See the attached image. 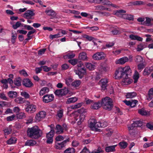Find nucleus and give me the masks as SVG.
Segmentation results:
<instances>
[{"label":"nucleus","mask_w":153,"mask_h":153,"mask_svg":"<svg viewBox=\"0 0 153 153\" xmlns=\"http://www.w3.org/2000/svg\"><path fill=\"white\" fill-rule=\"evenodd\" d=\"M131 73V71L129 66L124 68H119L117 69L115 73L116 79H119L123 78L122 82L124 83H130L131 81L129 78Z\"/></svg>","instance_id":"f257e3e1"},{"label":"nucleus","mask_w":153,"mask_h":153,"mask_svg":"<svg viewBox=\"0 0 153 153\" xmlns=\"http://www.w3.org/2000/svg\"><path fill=\"white\" fill-rule=\"evenodd\" d=\"M27 134L28 136L31 138L37 139L42 135V132L37 126H35L27 128Z\"/></svg>","instance_id":"f03ea898"},{"label":"nucleus","mask_w":153,"mask_h":153,"mask_svg":"<svg viewBox=\"0 0 153 153\" xmlns=\"http://www.w3.org/2000/svg\"><path fill=\"white\" fill-rule=\"evenodd\" d=\"M114 105L112 99L108 97H106L102 99V106L103 109L110 111Z\"/></svg>","instance_id":"7ed1b4c3"},{"label":"nucleus","mask_w":153,"mask_h":153,"mask_svg":"<svg viewBox=\"0 0 153 153\" xmlns=\"http://www.w3.org/2000/svg\"><path fill=\"white\" fill-rule=\"evenodd\" d=\"M142 125V122L140 120H137L134 122L133 123L129 126H128V129L129 131V133L131 134H132L133 133L131 131L133 130L134 128L137 127L141 126Z\"/></svg>","instance_id":"20e7f679"},{"label":"nucleus","mask_w":153,"mask_h":153,"mask_svg":"<svg viewBox=\"0 0 153 153\" xmlns=\"http://www.w3.org/2000/svg\"><path fill=\"white\" fill-rule=\"evenodd\" d=\"M69 141V140L67 139L64 140L61 142H56L55 148L59 150L64 149L66 145L67 142Z\"/></svg>","instance_id":"39448f33"},{"label":"nucleus","mask_w":153,"mask_h":153,"mask_svg":"<svg viewBox=\"0 0 153 153\" xmlns=\"http://www.w3.org/2000/svg\"><path fill=\"white\" fill-rule=\"evenodd\" d=\"M88 126L92 131H96V120L94 117H91L88 121Z\"/></svg>","instance_id":"423d86ee"},{"label":"nucleus","mask_w":153,"mask_h":153,"mask_svg":"<svg viewBox=\"0 0 153 153\" xmlns=\"http://www.w3.org/2000/svg\"><path fill=\"white\" fill-rule=\"evenodd\" d=\"M54 98L53 94H46L43 97V101L45 103H48L53 101Z\"/></svg>","instance_id":"0eeeda50"},{"label":"nucleus","mask_w":153,"mask_h":153,"mask_svg":"<svg viewBox=\"0 0 153 153\" xmlns=\"http://www.w3.org/2000/svg\"><path fill=\"white\" fill-rule=\"evenodd\" d=\"M108 82L107 79L105 78L101 79L98 82V84L100 85L102 89L105 90L106 89V87L107 85Z\"/></svg>","instance_id":"6e6552de"},{"label":"nucleus","mask_w":153,"mask_h":153,"mask_svg":"<svg viewBox=\"0 0 153 153\" xmlns=\"http://www.w3.org/2000/svg\"><path fill=\"white\" fill-rule=\"evenodd\" d=\"M35 13L32 10H29L26 11L24 14V17L27 19H33L32 17L34 16Z\"/></svg>","instance_id":"1a4fd4ad"},{"label":"nucleus","mask_w":153,"mask_h":153,"mask_svg":"<svg viewBox=\"0 0 153 153\" xmlns=\"http://www.w3.org/2000/svg\"><path fill=\"white\" fill-rule=\"evenodd\" d=\"M76 74L78 75L79 78L82 79L83 77L84 74H86V69L85 68H80L78 71H76Z\"/></svg>","instance_id":"9d476101"},{"label":"nucleus","mask_w":153,"mask_h":153,"mask_svg":"<svg viewBox=\"0 0 153 153\" xmlns=\"http://www.w3.org/2000/svg\"><path fill=\"white\" fill-rule=\"evenodd\" d=\"M36 105L32 104L27 105L25 108L26 111L30 113H33L36 111Z\"/></svg>","instance_id":"9b49d317"},{"label":"nucleus","mask_w":153,"mask_h":153,"mask_svg":"<svg viewBox=\"0 0 153 153\" xmlns=\"http://www.w3.org/2000/svg\"><path fill=\"white\" fill-rule=\"evenodd\" d=\"M23 85L26 87L30 88L33 85V83L28 78L24 79L22 82Z\"/></svg>","instance_id":"f8f14e48"},{"label":"nucleus","mask_w":153,"mask_h":153,"mask_svg":"<svg viewBox=\"0 0 153 153\" xmlns=\"http://www.w3.org/2000/svg\"><path fill=\"white\" fill-rule=\"evenodd\" d=\"M126 13V11L123 10H117L115 13V14L118 16H121V17L124 19H126L127 14H123L121 13Z\"/></svg>","instance_id":"ddd939ff"},{"label":"nucleus","mask_w":153,"mask_h":153,"mask_svg":"<svg viewBox=\"0 0 153 153\" xmlns=\"http://www.w3.org/2000/svg\"><path fill=\"white\" fill-rule=\"evenodd\" d=\"M128 59L127 57H124L121 58L115 61V63L116 64H123L126 62L128 61Z\"/></svg>","instance_id":"4468645a"},{"label":"nucleus","mask_w":153,"mask_h":153,"mask_svg":"<svg viewBox=\"0 0 153 153\" xmlns=\"http://www.w3.org/2000/svg\"><path fill=\"white\" fill-rule=\"evenodd\" d=\"M46 114L45 112L43 111H41L36 114L35 119L36 120L39 121L41 118H44L45 117Z\"/></svg>","instance_id":"2eb2a0df"},{"label":"nucleus","mask_w":153,"mask_h":153,"mask_svg":"<svg viewBox=\"0 0 153 153\" xmlns=\"http://www.w3.org/2000/svg\"><path fill=\"white\" fill-rule=\"evenodd\" d=\"M105 57V54L102 52L96 53V60L103 59Z\"/></svg>","instance_id":"dca6fc26"},{"label":"nucleus","mask_w":153,"mask_h":153,"mask_svg":"<svg viewBox=\"0 0 153 153\" xmlns=\"http://www.w3.org/2000/svg\"><path fill=\"white\" fill-rule=\"evenodd\" d=\"M79 59L83 61L88 60V57L87 56L86 53L84 52H82L79 53L78 56Z\"/></svg>","instance_id":"f3484780"},{"label":"nucleus","mask_w":153,"mask_h":153,"mask_svg":"<svg viewBox=\"0 0 153 153\" xmlns=\"http://www.w3.org/2000/svg\"><path fill=\"white\" fill-rule=\"evenodd\" d=\"M87 111V110L83 108L78 110L76 111L78 113L81 114L79 117L82 118H85V113Z\"/></svg>","instance_id":"a211bd4d"},{"label":"nucleus","mask_w":153,"mask_h":153,"mask_svg":"<svg viewBox=\"0 0 153 153\" xmlns=\"http://www.w3.org/2000/svg\"><path fill=\"white\" fill-rule=\"evenodd\" d=\"M36 143V141L32 140H30L26 141L25 143V146H33L35 145Z\"/></svg>","instance_id":"6ab92c4d"},{"label":"nucleus","mask_w":153,"mask_h":153,"mask_svg":"<svg viewBox=\"0 0 153 153\" xmlns=\"http://www.w3.org/2000/svg\"><path fill=\"white\" fill-rule=\"evenodd\" d=\"M93 63L94 64H92V63L89 62H86L85 63L86 68L92 71L95 69V66L94 64L95 63L94 62H93Z\"/></svg>","instance_id":"aec40b11"},{"label":"nucleus","mask_w":153,"mask_h":153,"mask_svg":"<svg viewBox=\"0 0 153 153\" xmlns=\"http://www.w3.org/2000/svg\"><path fill=\"white\" fill-rule=\"evenodd\" d=\"M146 97L147 100L149 101L153 98V88H151L149 90Z\"/></svg>","instance_id":"412c9836"},{"label":"nucleus","mask_w":153,"mask_h":153,"mask_svg":"<svg viewBox=\"0 0 153 153\" xmlns=\"http://www.w3.org/2000/svg\"><path fill=\"white\" fill-rule=\"evenodd\" d=\"M45 13L47 15L52 17H54L56 16L55 12L52 9L46 10L45 11Z\"/></svg>","instance_id":"4be33fe9"},{"label":"nucleus","mask_w":153,"mask_h":153,"mask_svg":"<svg viewBox=\"0 0 153 153\" xmlns=\"http://www.w3.org/2000/svg\"><path fill=\"white\" fill-rule=\"evenodd\" d=\"M129 38L132 40H136L137 41H142L143 40V38L133 34H131L129 35Z\"/></svg>","instance_id":"5701e85b"},{"label":"nucleus","mask_w":153,"mask_h":153,"mask_svg":"<svg viewBox=\"0 0 153 153\" xmlns=\"http://www.w3.org/2000/svg\"><path fill=\"white\" fill-rule=\"evenodd\" d=\"M49 90L47 87H43L40 91L39 94L40 95L42 96L49 91Z\"/></svg>","instance_id":"b1692460"},{"label":"nucleus","mask_w":153,"mask_h":153,"mask_svg":"<svg viewBox=\"0 0 153 153\" xmlns=\"http://www.w3.org/2000/svg\"><path fill=\"white\" fill-rule=\"evenodd\" d=\"M7 94L10 98H14L17 97V93L16 91H10L8 92Z\"/></svg>","instance_id":"393cba45"},{"label":"nucleus","mask_w":153,"mask_h":153,"mask_svg":"<svg viewBox=\"0 0 153 153\" xmlns=\"http://www.w3.org/2000/svg\"><path fill=\"white\" fill-rule=\"evenodd\" d=\"M117 145L108 146L105 148V151L107 152H114L115 151V148Z\"/></svg>","instance_id":"a878e982"},{"label":"nucleus","mask_w":153,"mask_h":153,"mask_svg":"<svg viewBox=\"0 0 153 153\" xmlns=\"http://www.w3.org/2000/svg\"><path fill=\"white\" fill-rule=\"evenodd\" d=\"M22 79L20 77L16 78L14 80V84L17 86H19L21 85Z\"/></svg>","instance_id":"bb28decb"},{"label":"nucleus","mask_w":153,"mask_h":153,"mask_svg":"<svg viewBox=\"0 0 153 153\" xmlns=\"http://www.w3.org/2000/svg\"><path fill=\"white\" fill-rule=\"evenodd\" d=\"M77 100V98L76 97H72L67 99L66 103L69 104L75 102Z\"/></svg>","instance_id":"cd10ccee"},{"label":"nucleus","mask_w":153,"mask_h":153,"mask_svg":"<svg viewBox=\"0 0 153 153\" xmlns=\"http://www.w3.org/2000/svg\"><path fill=\"white\" fill-rule=\"evenodd\" d=\"M139 78V74L138 72L135 70V71L134 73L133 76V78L134 80V83H136L137 82Z\"/></svg>","instance_id":"c85d7f7f"},{"label":"nucleus","mask_w":153,"mask_h":153,"mask_svg":"<svg viewBox=\"0 0 153 153\" xmlns=\"http://www.w3.org/2000/svg\"><path fill=\"white\" fill-rule=\"evenodd\" d=\"M56 128L57 130L56 131L57 134H61L63 132V129L60 125L58 124L56 125Z\"/></svg>","instance_id":"c756f323"},{"label":"nucleus","mask_w":153,"mask_h":153,"mask_svg":"<svg viewBox=\"0 0 153 153\" xmlns=\"http://www.w3.org/2000/svg\"><path fill=\"white\" fill-rule=\"evenodd\" d=\"M143 57L139 55L136 56L134 59L135 61L137 63H143Z\"/></svg>","instance_id":"7c9ffc66"},{"label":"nucleus","mask_w":153,"mask_h":153,"mask_svg":"<svg viewBox=\"0 0 153 153\" xmlns=\"http://www.w3.org/2000/svg\"><path fill=\"white\" fill-rule=\"evenodd\" d=\"M151 73L149 67H146L144 70L143 74L144 76H149Z\"/></svg>","instance_id":"2f4dec72"},{"label":"nucleus","mask_w":153,"mask_h":153,"mask_svg":"<svg viewBox=\"0 0 153 153\" xmlns=\"http://www.w3.org/2000/svg\"><path fill=\"white\" fill-rule=\"evenodd\" d=\"M16 117L18 119H22L26 117L25 114L22 112H20L16 114Z\"/></svg>","instance_id":"473e14b6"},{"label":"nucleus","mask_w":153,"mask_h":153,"mask_svg":"<svg viewBox=\"0 0 153 153\" xmlns=\"http://www.w3.org/2000/svg\"><path fill=\"white\" fill-rule=\"evenodd\" d=\"M36 32L35 30H33L31 31H30L28 32V33L27 34V36L28 38L25 39V40L28 41L31 39L32 38V36H30L31 34H33Z\"/></svg>","instance_id":"72a5a7b5"},{"label":"nucleus","mask_w":153,"mask_h":153,"mask_svg":"<svg viewBox=\"0 0 153 153\" xmlns=\"http://www.w3.org/2000/svg\"><path fill=\"white\" fill-rule=\"evenodd\" d=\"M136 96V94L134 92L128 93L126 95L127 98H132Z\"/></svg>","instance_id":"f704fd0d"},{"label":"nucleus","mask_w":153,"mask_h":153,"mask_svg":"<svg viewBox=\"0 0 153 153\" xmlns=\"http://www.w3.org/2000/svg\"><path fill=\"white\" fill-rule=\"evenodd\" d=\"M17 139L15 138L11 137L7 141V143L8 144H11L15 143L16 142Z\"/></svg>","instance_id":"c9c22d12"},{"label":"nucleus","mask_w":153,"mask_h":153,"mask_svg":"<svg viewBox=\"0 0 153 153\" xmlns=\"http://www.w3.org/2000/svg\"><path fill=\"white\" fill-rule=\"evenodd\" d=\"M75 150L73 148H69L66 150L64 152V153H75Z\"/></svg>","instance_id":"e433bc0d"},{"label":"nucleus","mask_w":153,"mask_h":153,"mask_svg":"<svg viewBox=\"0 0 153 153\" xmlns=\"http://www.w3.org/2000/svg\"><path fill=\"white\" fill-rule=\"evenodd\" d=\"M5 133V135H8L12 132V129L11 127L9 126L8 127L6 128L3 130Z\"/></svg>","instance_id":"4c0bfd02"},{"label":"nucleus","mask_w":153,"mask_h":153,"mask_svg":"<svg viewBox=\"0 0 153 153\" xmlns=\"http://www.w3.org/2000/svg\"><path fill=\"white\" fill-rule=\"evenodd\" d=\"M82 103H78L77 104H75L74 105L71 106V108H68V110H69L70 109H75L81 107L82 105Z\"/></svg>","instance_id":"58836bf2"},{"label":"nucleus","mask_w":153,"mask_h":153,"mask_svg":"<svg viewBox=\"0 0 153 153\" xmlns=\"http://www.w3.org/2000/svg\"><path fill=\"white\" fill-rule=\"evenodd\" d=\"M78 60L77 59H71L69 60L68 61V62L71 64L72 65H74L76 64L78 62Z\"/></svg>","instance_id":"ea45409f"},{"label":"nucleus","mask_w":153,"mask_h":153,"mask_svg":"<svg viewBox=\"0 0 153 153\" xmlns=\"http://www.w3.org/2000/svg\"><path fill=\"white\" fill-rule=\"evenodd\" d=\"M15 102L18 103H23L24 102V99L21 97H18L15 100Z\"/></svg>","instance_id":"a19ab883"},{"label":"nucleus","mask_w":153,"mask_h":153,"mask_svg":"<svg viewBox=\"0 0 153 153\" xmlns=\"http://www.w3.org/2000/svg\"><path fill=\"white\" fill-rule=\"evenodd\" d=\"M138 113L142 115H147V112L143 108H141L138 110Z\"/></svg>","instance_id":"79ce46f5"},{"label":"nucleus","mask_w":153,"mask_h":153,"mask_svg":"<svg viewBox=\"0 0 153 153\" xmlns=\"http://www.w3.org/2000/svg\"><path fill=\"white\" fill-rule=\"evenodd\" d=\"M119 145L121 149H125L127 147L128 144L126 142L123 141L119 143Z\"/></svg>","instance_id":"37998d69"},{"label":"nucleus","mask_w":153,"mask_h":153,"mask_svg":"<svg viewBox=\"0 0 153 153\" xmlns=\"http://www.w3.org/2000/svg\"><path fill=\"white\" fill-rule=\"evenodd\" d=\"M81 83L80 80H77L73 82L72 83V85L75 87H78L80 85Z\"/></svg>","instance_id":"c03bdc74"},{"label":"nucleus","mask_w":153,"mask_h":153,"mask_svg":"<svg viewBox=\"0 0 153 153\" xmlns=\"http://www.w3.org/2000/svg\"><path fill=\"white\" fill-rule=\"evenodd\" d=\"M131 3L134 5H140L143 4H144L143 2L142 1H136L132 2Z\"/></svg>","instance_id":"a18cd8bd"},{"label":"nucleus","mask_w":153,"mask_h":153,"mask_svg":"<svg viewBox=\"0 0 153 153\" xmlns=\"http://www.w3.org/2000/svg\"><path fill=\"white\" fill-rule=\"evenodd\" d=\"M83 37L89 41H94L95 39L94 38L86 34L84 35Z\"/></svg>","instance_id":"49530a36"},{"label":"nucleus","mask_w":153,"mask_h":153,"mask_svg":"<svg viewBox=\"0 0 153 153\" xmlns=\"http://www.w3.org/2000/svg\"><path fill=\"white\" fill-rule=\"evenodd\" d=\"M68 91V88H66L61 89V96L66 95Z\"/></svg>","instance_id":"de8ad7c7"},{"label":"nucleus","mask_w":153,"mask_h":153,"mask_svg":"<svg viewBox=\"0 0 153 153\" xmlns=\"http://www.w3.org/2000/svg\"><path fill=\"white\" fill-rule=\"evenodd\" d=\"M54 133V131L53 129L51 130V131L47 134L46 137H53Z\"/></svg>","instance_id":"09e8293b"},{"label":"nucleus","mask_w":153,"mask_h":153,"mask_svg":"<svg viewBox=\"0 0 153 153\" xmlns=\"http://www.w3.org/2000/svg\"><path fill=\"white\" fill-rule=\"evenodd\" d=\"M151 21V19L149 18L146 17V20L143 22V25L149 26L150 24Z\"/></svg>","instance_id":"8fccbe9b"},{"label":"nucleus","mask_w":153,"mask_h":153,"mask_svg":"<svg viewBox=\"0 0 153 153\" xmlns=\"http://www.w3.org/2000/svg\"><path fill=\"white\" fill-rule=\"evenodd\" d=\"M144 48L143 44H140L137 45L136 50L137 51H142Z\"/></svg>","instance_id":"3c124183"},{"label":"nucleus","mask_w":153,"mask_h":153,"mask_svg":"<svg viewBox=\"0 0 153 153\" xmlns=\"http://www.w3.org/2000/svg\"><path fill=\"white\" fill-rule=\"evenodd\" d=\"M60 32H59L57 34L54 35L51 34L49 36L50 39H53L54 38H58L61 36H60Z\"/></svg>","instance_id":"603ef678"},{"label":"nucleus","mask_w":153,"mask_h":153,"mask_svg":"<svg viewBox=\"0 0 153 153\" xmlns=\"http://www.w3.org/2000/svg\"><path fill=\"white\" fill-rule=\"evenodd\" d=\"M21 95L24 97L26 99L30 97V95L27 92L25 91H22L21 93Z\"/></svg>","instance_id":"864d4df0"},{"label":"nucleus","mask_w":153,"mask_h":153,"mask_svg":"<svg viewBox=\"0 0 153 153\" xmlns=\"http://www.w3.org/2000/svg\"><path fill=\"white\" fill-rule=\"evenodd\" d=\"M104 64L103 63H101L100 65V66L98 68L97 70L99 71L98 73L102 74L103 73V66Z\"/></svg>","instance_id":"5fc2aeb1"},{"label":"nucleus","mask_w":153,"mask_h":153,"mask_svg":"<svg viewBox=\"0 0 153 153\" xmlns=\"http://www.w3.org/2000/svg\"><path fill=\"white\" fill-rule=\"evenodd\" d=\"M137 102L138 101L136 100H131V108L135 107Z\"/></svg>","instance_id":"6e6d98bb"},{"label":"nucleus","mask_w":153,"mask_h":153,"mask_svg":"<svg viewBox=\"0 0 153 153\" xmlns=\"http://www.w3.org/2000/svg\"><path fill=\"white\" fill-rule=\"evenodd\" d=\"M21 25V23L20 22H17L15 25H12V27L14 29H16L19 27Z\"/></svg>","instance_id":"4d7b16f0"},{"label":"nucleus","mask_w":153,"mask_h":153,"mask_svg":"<svg viewBox=\"0 0 153 153\" xmlns=\"http://www.w3.org/2000/svg\"><path fill=\"white\" fill-rule=\"evenodd\" d=\"M146 127L151 130H153V123L152 122H149L146 124Z\"/></svg>","instance_id":"13d9d810"},{"label":"nucleus","mask_w":153,"mask_h":153,"mask_svg":"<svg viewBox=\"0 0 153 153\" xmlns=\"http://www.w3.org/2000/svg\"><path fill=\"white\" fill-rule=\"evenodd\" d=\"M75 56V54L74 53H68L66 56H64V58L65 56H66L68 59H71L74 58Z\"/></svg>","instance_id":"bf43d9fd"},{"label":"nucleus","mask_w":153,"mask_h":153,"mask_svg":"<svg viewBox=\"0 0 153 153\" xmlns=\"http://www.w3.org/2000/svg\"><path fill=\"white\" fill-rule=\"evenodd\" d=\"M16 116L15 115H13L11 116L7 117L6 118V120L7 121H10L13 120L14 119Z\"/></svg>","instance_id":"052dcab7"},{"label":"nucleus","mask_w":153,"mask_h":153,"mask_svg":"<svg viewBox=\"0 0 153 153\" xmlns=\"http://www.w3.org/2000/svg\"><path fill=\"white\" fill-rule=\"evenodd\" d=\"M0 98L1 99L4 100H7L8 99L5 94L3 92L0 93Z\"/></svg>","instance_id":"680f3d73"},{"label":"nucleus","mask_w":153,"mask_h":153,"mask_svg":"<svg viewBox=\"0 0 153 153\" xmlns=\"http://www.w3.org/2000/svg\"><path fill=\"white\" fill-rule=\"evenodd\" d=\"M72 81V79L71 77H68L65 79L66 83L68 85H70Z\"/></svg>","instance_id":"e2e57ef3"},{"label":"nucleus","mask_w":153,"mask_h":153,"mask_svg":"<svg viewBox=\"0 0 153 153\" xmlns=\"http://www.w3.org/2000/svg\"><path fill=\"white\" fill-rule=\"evenodd\" d=\"M64 139L63 137L61 135H59L56 138V142H59V141L63 140Z\"/></svg>","instance_id":"0e129e2a"},{"label":"nucleus","mask_w":153,"mask_h":153,"mask_svg":"<svg viewBox=\"0 0 153 153\" xmlns=\"http://www.w3.org/2000/svg\"><path fill=\"white\" fill-rule=\"evenodd\" d=\"M47 140H46V143L48 144H52L53 141V137H47Z\"/></svg>","instance_id":"69168bd1"},{"label":"nucleus","mask_w":153,"mask_h":153,"mask_svg":"<svg viewBox=\"0 0 153 153\" xmlns=\"http://www.w3.org/2000/svg\"><path fill=\"white\" fill-rule=\"evenodd\" d=\"M153 146V142H151L150 143H146L143 145V148H146L148 147Z\"/></svg>","instance_id":"338daca9"},{"label":"nucleus","mask_w":153,"mask_h":153,"mask_svg":"<svg viewBox=\"0 0 153 153\" xmlns=\"http://www.w3.org/2000/svg\"><path fill=\"white\" fill-rule=\"evenodd\" d=\"M137 67L138 70L141 71L145 67V66L142 63L139 64Z\"/></svg>","instance_id":"774afa93"}]
</instances>
